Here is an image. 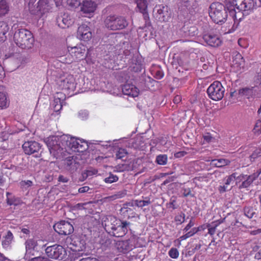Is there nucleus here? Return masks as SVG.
<instances>
[{
  "mask_svg": "<svg viewBox=\"0 0 261 261\" xmlns=\"http://www.w3.org/2000/svg\"><path fill=\"white\" fill-rule=\"evenodd\" d=\"M228 12L230 16L236 18V11L231 2L225 5L219 2L212 3L208 8V14L213 21L216 24H222L228 17Z\"/></svg>",
  "mask_w": 261,
  "mask_h": 261,
  "instance_id": "obj_1",
  "label": "nucleus"
},
{
  "mask_svg": "<svg viewBox=\"0 0 261 261\" xmlns=\"http://www.w3.org/2000/svg\"><path fill=\"white\" fill-rule=\"evenodd\" d=\"M130 222L126 221L111 218L110 221L105 224V229L112 236L115 237H122L127 232Z\"/></svg>",
  "mask_w": 261,
  "mask_h": 261,
  "instance_id": "obj_2",
  "label": "nucleus"
},
{
  "mask_svg": "<svg viewBox=\"0 0 261 261\" xmlns=\"http://www.w3.org/2000/svg\"><path fill=\"white\" fill-rule=\"evenodd\" d=\"M69 139L67 135H63L60 137L50 136L46 139L45 142L50 154L56 159L60 158L64 151L66 144V139Z\"/></svg>",
  "mask_w": 261,
  "mask_h": 261,
  "instance_id": "obj_3",
  "label": "nucleus"
},
{
  "mask_svg": "<svg viewBox=\"0 0 261 261\" xmlns=\"http://www.w3.org/2000/svg\"><path fill=\"white\" fill-rule=\"evenodd\" d=\"M14 41L17 46L23 49L32 48L34 39L31 32L24 29H18L14 34Z\"/></svg>",
  "mask_w": 261,
  "mask_h": 261,
  "instance_id": "obj_4",
  "label": "nucleus"
},
{
  "mask_svg": "<svg viewBox=\"0 0 261 261\" xmlns=\"http://www.w3.org/2000/svg\"><path fill=\"white\" fill-rule=\"evenodd\" d=\"M103 24L109 30L118 31L126 28L128 22L124 16L110 14L105 18Z\"/></svg>",
  "mask_w": 261,
  "mask_h": 261,
  "instance_id": "obj_5",
  "label": "nucleus"
},
{
  "mask_svg": "<svg viewBox=\"0 0 261 261\" xmlns=\"http://www.w3.org/2000/svg\"><path fill=\"white\" fill-rule=\"evenodd\" d=\"M45 253L48 258L58 260L65 259L67 256L66 249L62 246L56 244L47 247Z\"/></svg>",
  "mask_w": 261,
  "mask_h": 261,
  "instance_id": "obj_6",
  "label": "nucleus"
},
{
  "mask_svg": "<svg viewBox=\"0 0 261 261\" xmlns=\"http://www.w3.org/2000/svg\"><path fill=\"white\" fill-rule=\"evenodd\" d=\"M231 3L235 10L236 8L239 12L242 11L247 14L248 12L259 7L258 3L254 0H233Z\"/></svg>",
  "mask_w": 261,
  "mask_h": 261,
  "instance_id": "obj_7",
  "label": "nucleus"
},
{
  "mask_svg": "<svg viewBox=\"0 0 261 261\" xmlns=\"http://www.w3.org/2000/svg\"><path fill=\"white\" fill-rule=\"evenodd\" d=\"M225 88L219 81H215L207 88V93L210 98L214 100H219L224 96Z\"/></svg>",
  "mask_w": 261,
  "mask_h": 261,
  "instance_id": "obj_8",
  "label": "nucleus"
},
{
  "mask_svg": "<svg viewBox=\"0 0 261 261\" xmlns=\"http://www.w3.org/2000/svg\"><path fill=\"white\" fill-rule=\"evenodd\" d=\"M22 148L27 154H34L36 158L41 156V145L37 142L34 141L25 142L22 145Z\"/></svg>",
  "mask_w": 261,
  "mask_h": 261,
  "instance_id": "obj_9",
  "label": "nucleus"
},
{
  "mask_svg": "<svg viewBox=\"0 0 261 261\" xmlns=\"http://www.w3.org/2000/svg\"><path fill=\"white\" fill-rule=\"evenodd\" d=\"M54 230L61 235H69L74 231L72 224L65 221H61L54 225Z\"/></svg>",
  "mask_w": 261,
  "mask_h": 261,
  "instance_id": "obj_10",
  "label": "nucleus"
},
{
  "mask_svg": "<svg viewBox=\"0 0 261 261\" xmlns=\"http://www.w3.org/2000/svg\"><path fill=\"white\" fill-rule=\"evenodd\" d=\"M65 145L71 149H76L79 152H83L88 148L86 142L81 140H77L74 138H70V140L66 138Z\"/></svg>",
  "mask_w": 261,
  "mask_h": 261,
  "instance_id": "obj_11",
  "label": "nucleus"
},
{
  "mask_svg": "<svg viewBox=\"0 0 261 261\" xmlns=\"http://www.w3.org/2000/svg\"><path fill=\"white\" fill-rule=\"evenodd\" d=\"M64 164L66 170L71 173L75 172L81 166L78 158L74 156L66 158L64 160Z\"/></svg>",
  "mask_w": 261,
  "mask_h": 261,
  "instance_id": "obj_12",
  "label": "nucleus"
},
{
  "mask_svg": "<svg viewBox=\"0 0 261 261\" xmlns=\"http://www.w3.org/2000/svg\"><path fill=\"white\" fill-rule=\"evenodd\" d=\"M156 12V17L162 21H168L170 17V13L169 12V8L167 6L163 5H156L153 9V12Z\"/></svg>",
  "mask_w": 261,
  "mask_h": 261,
  "instance_id": "obj_13",
  "label": "nucleus"
},
{
  "mask_svg": "<svg viewBox=\"0 0 261 261\" xmlns=\"http://www.w3.org/2000/svg\"><path fill=\"white\" fill-rule=\"evenodd\" d=\"M68 51L77 60H82L86 57V47L84 45L80 44L70 47V49H68Z\"/></svg>",
  "mask_w": 261,
  "mask_h": 261,
  "instance_id": "obj_14",
  "label": "nucleus"
},
{
  "mask_svg": "<svg viewBox=\"0 0 261 261\" xmlns=\"http://www.w3.org/2000/svg\"><path fill=\"white\" fill-rule=\"evenodd\" d=\"M57 23L61 28H65L71 25L72 21L67 13H61L56 18Z\"/></svg>",
  "mask_w": 261,
  "mask_h": 261,
  "instance_id": "obj_15",
  "label": "nucleus"
},
{
  "mask_svg": "<svg viewBox=\"0 0 261 261\" xmlns=\"http://www.w3.org/2000/svg\"><path fill=\"white\" fill-rule=\"evenodd\" d=\"M204 41L210 46L217 47L221 43V41L218 36L215 34H207L203 36Z\"/></svg>",
  "mask_w": 261,
  "mask_h": 261,
  "instance_id": "obj_16",
  "label": "nucleus"
},
{
  "mask_svg": "<svg viewBox=\"0 0 261 261\" xmlns=\"http://www.w3.org/2000/svg\"><path fill=\"white\" fill-rule=\"evenodd\" d=\"M122 92L123 94L132 97H136L138 95L139 90L132 84H125L122 86Z\"/></svg>",
  "mask_w": 261,
  "mask_h": 261,
  "instance_id": "obj_17",
  "label": "nucleus"
},
{
  "mask_svg": "<svg viewBox=\"0 0 261 261\" xmlns=\"http://www.w3.org/2000/svg\"><path fill=\"white\" fill-rule=\"evenodd\" d=\"M65 96L61 93H57L55 96L54 100L51 104V106L55 112H59L62 108L63 102L65 99Z\"/></svg>",
  "mask_w": 261,
  "mask_h": 261,
  "instance_id": "obj_18",
  "label": "nucleus"
},
{
  "mask_svg": "<svg viewBox=\"0 0 261 261\" xmlns=\"http://www.w3.org/2000/svg\"><path fill=\"white\" fill-rule=\"evenodd\" d=\"M28 4L29 10L32 15H38L42 13L38 5V2L35 4L36 0H24Z\"/></svg>",
  "mask_w": 261,
  "mask_h": 261,
  "instance_id": "obj_19",
  "label": "nucleus"
},
{
  "mask_svg": "<svg viewBox=\"0 0 261 261\" xmlns=\"http://www.w3.org/2000/svg\"><path fill=\"white\" fill-rule=\"evenodd\" d=\"M96 9V4L91 1H85L83 2L81 6V11L85 14H90L94 12Z\"/></svg>",
  "mask_w": 261,
  "mask_h": 261,
  "instance_id": "obj_20",
  "label": "nucleus"
},
{
  "mask_svg": "<svg viewBox=\"0 0 261 261\" xmlns=\"http://www.w3.org/2000/svg\"><path fill=\"white\" fill-rule=\"evenodd\" d=\"M71 244L72 247H71V249L73 251H82L86 248V241L81 238H76L73 241Z\"/></svg>",
  "mask_w": 261,
  "mask_h": 261,
  "instance_id": "obj_21",
  "label": "nucleus"
},
{
  "mask_svg": "<svg viewBox=\"0 0 261 261\" xmlns=\"http://www.w3.org/2000/svg\"><path fill=\"white\" fill-rule=\"evenodd\" d=\"M26 253L24 256L25 259L28 258V253H31L32 250H35L37 246V242L34 239H29L25 242Z\"/></svg>",
  "mask_w": 261,
  "mask_h": 261,
  "instance_id": "obj_22",
  "label": "nucleus"
},
{
  "mask_svg": "<svg viewBox=\"0 0 261 261\" xmlns=\"http://www.w3.org/2000/svg\"><path fill=\"white\" fill-rule=\"evenodd\" d=\"M230 162L228 160L220 159L218 160H212L211 164L215 167L221 168L230 164Z\"/></svg>",
  "mask_w": 261,
  "mask_h": 261,
  "instance_id": "obj_23",
  "label": "nucleus"
},
{
  "mask_svg": "<svg viewBox=\"0 0 261 261\" xmlns=\"http://www.w3.org/2000/svg\"><path fill=\"white\" fill-rule=\"evenodd\" d=\"M7 203L9 205H17L20 203V199L13 196L11 193L7 192Z\"/></svg>",
  "mask_w": 261,
  "mask_h": 261,
  "instance_id": "obj_24",
  "label": "nucleus"
},
{
  "mask_svg": "<svg viewBox=\"0 0 261 261\" xmlns=\"http://www.w3.org/2000/svg\"><path fill=\"white\" fill-rule=\"evenodd\" d=\"M51 0H39L38 5L41 8L42 13L48 11L51 8L50 3Z\"/></svg>",
  "mask_w": 261,
  "mask_h": 261,
  "instance_id": "obj_25",
  "label": "nucleus"
},
{
  "mask_svg": "<svg viewBox=\"0 0 261 261\" xmlns=\"http://www.w3.org/2000/svg\"><path fill=\"white\" fill-rule=\"evenodd\" d=\"M137 8L140 12L147 11L148 8V2L147 0H135Z\"/></svg>",
  "mask_w": 261,
  "mask_h": 261,
  "instance_id": "obj_26",
  "label": "nucleus"
},
{
  "mask_svg": "<svg viewBox=\"0 0 261 261\" xmlns=\"http://www.w3.org/2000/svg\"><path fill=\"white\" fill-rule=\"evenodd\" d=\"M9 11V8L5 0L0 1V17L5 15Z\"/></svg>",
  "mask_w": 261,
  "mask_h": 261,
  "instance_id": "obj_27",
  "label": "nucleus"
},
{
  "mask_svg": "<svg viewBox=\"0 0 261 261\" xmlns=\"http://www.w3.org/2000/svg\"><path fill=\"white\" fill-rule=\"evenodd\" d=\"M133 170V166L130 164H118L115 167V171L123 172L125 171H130Z\"/></svg>",
  "mask_w": 261,
  "mask_h": 261,
  "instance_id": "obj_28",
  "label": "nucleus"
},
{
  "mask_svg": "<svg viewBox=\"0 0 261 261\" xmlns=\"http://www.w3.org/2000/svg\"><path fill=\"white\" fill-rule=\"evenodd\" d=\"M118 246L122 249V251L128 252L132 250V245L129 244L128 240L120 242Z\"/></svg>",
  "mask_w": 261,
  "mask_h": 261,
  "instance_id": "obj_29",
  "label": "nucleus"
},
{
  "mask_svg": "<svg viewBox=\"0 0 261 261\" xmlns=\"http://www.w3.org/2000/svg\"><path fill=\"white\" fill-rule=\"evenodd\" d=\"M61 82L62 83L61 85L63 86V88L65 89H73L75 87L74 83L67 78L62 80Z\"/></svg>",
  "mask_w": 261,
  "mask_h": 261,
  "instance_id": "obj_30",
  "label": "nucleus"
},
{
  "mask_svg": "<svg viewBox=\"0 0 261 261\" xmlns=\"http://www.w3.org/2000/svg\"><path fill=\"white\" fill-rule=\"evenodd\" d=\"M253 89L249 88H244L240 89L239 90V94L242 96H248V97L250 96L253 95Z\"/></svg>",
  "mask_w": 261,
  "mask_h": 261,
  "instance_id": "obj_31",
  "label": "nucleus"
},
{
  "mask_svg": "<svg viewBox=\"0 0 261 261\" xmlns=\"http://www.w3.org/2000/svg\"><path fill=\"white\" fill-rule=\"evenodd\" d=\"M155 162L160 165H165L167 162V156L166 154H160L156 158Z\"/></svg>",
  "mask_w": 261,
  "mask_h": 261,
  "instance_id": "obj_32",
  "label": "nucleus"
},
{
  "mask_svg": "<svg viewBox=\"0 0 261 261\" xmlns=\"http://www.w3.org/2000/svg\"><path fill=\"white\" fill-rule=\"evenodd\" d=\"M8 24L4 21H0V37L5 35L9 31Z\"/></svg>",
  "mask_w": 261,
  "mask_h": 261,
  "instance_id": "obj_33",
  "label": "nucleus"
},
{
  "mask_svg": "<svg viewBox=\"0 0 261 261\" xmlns=\"http://www.w3.org/2000/svg\"><path fill=\"white\" fill-rule=\"evenodd\" d=\"M253 181L248 176L246 175V178L242 181V184L239 186V189L247 188L249 187Z\"/></svg>",
  "mask_w": 261,
  "mask_h": 261,
  "instance_id": "obj_34",
  "label": "nucleus"
},
{
  "mask_svg": "<svg viewBox=\"0 0 261 261\" xmlns=\"http://www.w3.org/2000/svg\"><path fill=\"white\" fill-rule=\"evenodd\" d=\"M156 83V81L153 79H151L149 76L145 78L144 80V84L145 85V88L146 89H150L154 86V84Z\"/></svg>",
  "mask_w": 261,
  "mask_h": 261,
  "instance_id": "obj_35",
  "label": "nucleus"
},
{
  "mask_svg": "<svg viewBox=\"0 0 261 261\" xmlns=\"http://www.w3.org/2000/svg\"><path fill=\"white\" fill-rule=\"evenodd\" d=\"M244 215L249 218H252L255 214L252 207H245L244 208Z\"/></svg>",
  "mask_w": 261,
  "mask_h": 261,
  "instance_id": "obj_36",
  "label": "nucleus"
},
{
  "mask_svg": "<svg viewBox=\"0 0 261 261\" xmlns=\"http://www.w3.org/2000/svg\"><path fill=\"white\" fill-rule=\"evenodd\" d=\"M218 225V224L217 221L213 222L211 224H207L206 226L208 230V233L211 235H213L215 232L216 228Z\"/></svg>",
  "mask_w": 261,
  "mask_h": 261,
  "instance_id": "obj_37",
  "label": "nucleus"
},
{
  "mask_svg": "<svg viewBox=\"0 0 261 261\" xmlns=\"http://www.w3.org/2000/svg\"><path fill=\"white\" fill-rule=\"evenodd\" d=\"M259 156H261V148L260 147L256 148L251 155H250V160L251 162H253L256 158Z\"/></svg>",
  "mask_w": 261,
  "mask_h": 261,
  "instance_id": "obj_38",
  "label": "nucleus"
},
{
  "mask_svg": "<svg viewBox=\"0 0 261 261\" xmlns=\"http://www.w3.org/2000/svg\"><path fill=\"white\" fill-rule=\"evenodd\" d=\"M118 177L117 175H114L111 173H109V176L108 177L105 178L104 181L106 183L111 184L114 182H116L118 180Z\"/></svg>",
  "mask_w": 261,
  "mask_h": 261,
  "instance_id": "obj_39",
  "label": "nucleus"
},
{
  "mask_svg": "<svg viewBox=\"0 0 261 261\" xmlns=\"http://www.w3.org/2000/svg\"><path fill=\"white\" fill-rule=\"evenodd\" d=\"M87 32H91L90 28L85 25H82L79 27L77 30V35L78 36H81L83 34H86Z\"/></svg>",
  "mask_w": 261,
  "mask_h": 261,
  "instance_id": "obj_40",
  "label": "nucleus"
},
{
  "mask_svg": "<svg viewBox=\"0 0 261 261\" xmlns=\"http://www.w3.org/2000/svg\"><path fill=\"white\" fill-rule=\"evenodd\" d=\"M7 106V98L6 94L0 92V108H3L6 107Z\"/></svg>",
  "mask_w": 261,
  "mask_h": 261,
  "instance_id": "obj_41",
  "label": "nucleus"
},
{
  "mask_svg": "<svg viewBox=\"0 0 261 261\" xmlns=\"http://www.w3.org/2000/svg\"><path fill=\"white\" fill-rule=\"evenodd\" d=\"M128 152L126 149L123 148H119L116 153V158L119 159H122L124 158Z\"/></svg>",
  "mask_w": 261,
  "mask_h": 261,
  "instance_id": "obj_42",
  "label": "nucleus"
},
{
  "mask_svg": "<svg viewBox=\"0 0 261 261\" xmlns=\"http://www.w3.org/2000/svg\"><path fill=\"white\" fill-rule=\"evenodd\" d=\"M122 197V194H121L120 192L116 194H114L112 196H108L106 197H105L103 198V200L105 202L106 201H113L117 198H121Z\"/></svg>",
  "mask_w": 261,
  "mask_h": 261,
  "instance_id": "obj_43",
  "label": "nucleus"
},
{
  "mask_svg": "<svg viewBox=\"0 0 261 261\" xmlns=\"http://www.w3.org/2000/svg\"><path fill=\"white\" fill-rule=\"evenodd\" d=\"M169 255L172 258H177L179 255V252L175 248H172L168 252Z\"/></svg>",
  "mask_w": 261,
  "mask_h": 261,
  "instance_id": "obj_44",
  "label": "nucleus"
},
{
  "mask_svg": "<svg viewBox=\"0 0 261 261\" xmlns=\"http://www.w3.org/2000/svg\"><path fill=\"white\" fill-rule=\"evenodd\" d=\"M174 220L176 222H179V223L181 224L185 221V214L183 213H181L179 215L175 217Z\"/></svg>",
  "mask_w": 261,
  "mask_h": 261,
  "instance_id": "obj_45",
  "label": "nucleus"
},
{
  "mask_svg": "<svg viewBox=\"0 0 261 261\" xmlns=\"http://www.w3.org/2000/svg\"><path fill=\"white\" fill-rule=\"evenodd\" d=\"M20 186L23 189H27L33 185V182L31 180H22L20 182Z\"/></svg>",
  "mask_w": 261,
  "mask_h": 261,
  "instance_id": "obj_46",
  "label": "nucleus"
},
{
  "mask_svg": "<svg viewBox=\"0 0 261 261\" xmlns=\"http://www.w3.org/2000/svg\"><path fill=\"white\" fill-rule=\"evenodd\" d=\"M67 4L72 7L77 8L81 5L79 0H67Z\"/></svg>",
  "mask_w": 261,
  "mask_h": 261,
  "instance_id": "obj_47",
  "label": "nucleus"
},
{
  "mask_svg": "<svg viewBox=\"0 0 261 261\" xmlns=\"http://www.w3.org/2000/svg\"><path fill=\"white\" fill-rule=\"evenodd\" d=\"M238 175L237 173L235 172V173L231 174L230 175H229L226 179V181L225 182V185H229L232 182L234 181L235 180V175Z\"/></svg>",
  "mask_w": 261,
  "mask_h": 261,
  "instance_id": "obj_48",
  "label": "nucleus"
},
{
  "mask_svg": "<svg viewBox=\"0 0 261 261\" xmlns=\"http://www.w3.org/2000/svg\"><path fill=\"white\" fill-rule=\"evenodd\" d=\"M81 40H83L84 41H88L92 37V33L91 32H87L86 34H83V35L79 37Z\"/></svg>",
  "mask_w": 261,
  "mask_h": 261,
  "instance_id": "obj_49",
  "label": "nucleus"
},
{
  "mask_svg": "<svg viewBox=\"0 0 261 261\" xmlns=\"http://www.w3.org/2000/svg\"><path fill=\"white\" fill-rule=\"evenodd\" d=\"M138 207H143L146 205H148L151 203V201L149 199L143 200H138Z\"/></svg>",
  "mask_w": 261,
  "mask_h": 261,
  "instance_id": "obj_50",
  "label": "nucleus"
},
{
  "mask_svg": "<svg viewBox=\"0 0 261 261\" xmlns=\"http://www.w3.org/2000/svg\"><path fill=\"white\" fill-rule=\"evenodd\" d=\"M88 115L89 113L88 111L85 110H81L79 113V117L82 119H87L88 117Z\"/></svg>",
  "mask_w": 261,
  "mask_h": 261,
  "instance_id": "obj_51",
  "label": "nucleus"
},
{
  "mask_svg": "<svg viewBox=\"0 0 261 261\" xmlns=\"http://www.w3.org/2000/svg\"><path fill=\"white\" fill-rule=\"evenodd\" d=\"M176 201V198L174 196H172L170 199V202L167 203V205H168L169 206L172 207L173 209L176 208V207L175 206V203Z\"/></svg>",
  "mask_w": 261,
  "mask_h": 261,
  "instance_id": "obj_52",
  "label": "nucleus"
},
{
  "mask_svg": "<svg viewBox=\"0 0 261 261\" xmlns=\"http://www.w3.org/2000/svg\"><path fill=\"white\" fill-rule=\"evenodd\" d=\"M31 261H49V259L47 257L45 256H39L36 257L32 258Z\"/></svg>",
  "mask_w": 261,
  "mask_h": 261,
  "instance_id": "obj_53",
  "label": "nucleus"
},
{
  "mask_svg": "<svg viewBox=\"0 0 261 261\" xmlns=\"http://www.w3.org/2000/svg\"><path fill=\"white\" fill-rule=\"evenodd\" d=\"M195 233V231H189V232H187L186 234L181 236L180 237V239L181 240H186V239L192 236Z\"/></svg>",
  "mask_w": 261,
  "mask_h": 261,
  "instance_id": "obj_54",
  "label": "nucleus"
},
{
  "mask_svg": "<svg viewBox=\"0 0 261 261\" xmlns=\"http://www.w3.org/2000/svg\"><path fill=\"white\" fill-rule=\"evenodd\" d=\"M246 175L245 174H242L240 175H235V180L236 179L237 181L236 182V184L237 185L238 182H241L242 181H244L245 178H246Z\"/></svg>",
  "mask_w": 261,
  "mask_h": 261,
  "instance_id": "obj_55",
  "label": "nucleus"
},
{
  "mask_svg": "<svg viewBox=\"0 0 261 261\" xmlns=\"http://www.w3.org/2000/svg\"><path fill=\"white\" fill-rule=\"evenodd\" d=\"M141 13L143 14V18H144V20H145L146 23H149V17L148 10L145 11L144 12H142Z\"/></svg>",
  "mask_w": 261,
  "mask_h": 261,
  "instance_id": "obj_56",
  "label": "nucleus"
},
{
  "mask_svg": "<svg viewBox=\"0 0 261 261\" xmlns=\"http://www.w3.org/2000/svg\"><path fill=\"white\" fill-rule=\"evenodd\" d=\"M193 219H194V218L192 217L191 220L189 222V223L188 224V225L184 229V230L185 231H187L191 227H192L193 226H194V222L193 221Z\"/></svg>",
  "mask_w": 261,
  "mask_h": 261,
  "instance_id": "obj_57",
  "label": "nucleus"
},
{
  "mask_svg": "<svg viewBox=\"0 0 261 261\" xmlns=\"http://www.w3.org/2000/svg\"><path fill=\"white\" fill-rule=\"evenodd\" d=\"M164 76V73L161 70H157L155 73L154 77L156 79H161Z\"/></svg>",
  "mask_w": 261,
  "mask_h": 261,
  "instance_id": "obj_58",
  "label": "nucleus"
},
{
  "mask_svg": "<svg viewBox=\"0 0 261 261\" xmlns=\"http://www.w3.org/2000/svg\"><path fill=\"white\" fill-rule=\"evenodd\" d=\"M94 174L92 171L87 170L82 173V176L84 178L83 180L87 178L89 176H91Z\"/></svg>",
  "mask_w": 261,
  "mask_h": 261,
  "instance_id": "obj_59",
  "label": "nucleus"
},
{
  "mask_svg": "<svg viewBox=\"0 0 261 261\" xmlns=\"http://www.w3.org/2000/svg\"><path fill=\"white\" fill-rule=\"evenodd\" d=\"M90 189L89 187L85 186V187H83L79 188L78 191L80 193H84L88 192V191Z\"/></svg>",
  "mask_w": 261,
  "mask_h": 261,
  "instance_id": "obj_60",
  "label": "nucleus"
},
{
  "mask_svg": "<svg viewBox=\"0 0 261 261\" xmlns=\"http://www.w3.org/2000/svg\"><path fill=\"white\" fill-rule=\"evenodd\" d=\"M137 202H138V200H132L129 202L126 203L125 204V205L127 206H138V203Z\"/></svg>",
  "mask_w": 261,
  "mask_h": 261,
  "instance_id": "obj_61",
  "label": "nucleus"
},
{
  "mask_svg": "<svg viewBox=\"0 0 261 261\" xmlns=\"http://www.w3.org/2000/svg\"><path fill=\"white\" fill-rule=\"evenodd\" d=\"M13 236L12 233L9 230L7 232L6 236H5V239L11 242L13 240Z\"/></svg>",
  "mask_w": 261,
  "mask_h": 261,
  "instance_id": "obj_62",
  "label": "nucleus"
},
{
  "mask_svg": "<svg viewBox=\"0 0 261 261\" xmlns=\"http://www.w3.org/2000/svg\"><path fill=\"white\" fill-rule=\"evenodd\" d=\"M254 129L256 132H260L261 131V121L258 120L254 126Z\"/></svg>",
  "mask_w": 261,
  "mask_h": 261,
  "instance_id": "obj_63",
  "label": "nucleus"
},
{
  "mask_svg": "<svg viewBox=\"0 0 261 261\" xmlns=\"http://www.w3.org/2000/svg\"><path fill=\"white\" fill-rule=\"evenodd\" d=\"M69 179L62 175H59L58 177V181L62 182H67Z\"/></svg>",
  "mask_w": 261,
  "mask_h": 261,
  "instance_id": "obj_64",
  "label": "nucleus"
}]
</instances>
